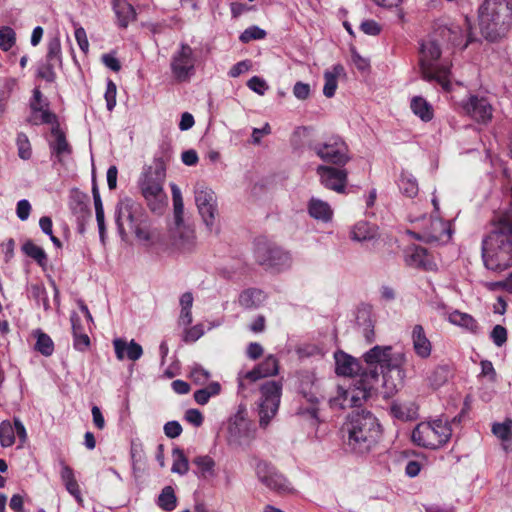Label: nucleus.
<instances>
[{"label": "nucleus", "instance_id": "nucleus-1", "mask_svg": "<svg viewBox=\"0 0 512 512\" xmlns=\"http://www.w3.org/2000/svg\"><path fill=\"white\" fill-rule=\"evenodd\" d=\"M363 360L368 368L361 371L358 379H354L348 389L338 388L337 395L329 400L332 408L361 406L370 397L379 381L378 367L383 375L385 397H390L397 391L398 384L389 381L388 373L397 370L399 376H403L402 366L406 361L403 352H394L391 346L376 345L363 354Z\"/></svg>", "mask_w": 512, "mask_h": 512}, {"label": "nucleus", "instance_id": "nucleus-2", "mask_svg": "<svg viewBox=\"0 0 512 512\" xmlns=\"http://www.w3.org/2000/svg\"><path fill=\"white\" fill-rule=\"evenodd\" d=\"M482 258L487 269L503 271L512 265V216L501 220L482 241ZM512 292V273L502 283Z\"/></svg>", "mask_w": 512, "mask_h": 512}, {"label": "nucleus", "instance_id": "nucleus-3", "mask_svg": "<svg viewBox=\"0 0 512 512\" xmlns=\"http://www.w3.org/2000/svg\"><path fill=\"white\" fill-rule=\"evenodd\" d=\"M343 432L347 434L348 447L355 453L364 454L376 444L381 426L370 411L355 410L347 416Z\"/></svg>", "mask_w": 512, "mask_h": 512}, {"label": "nucleus", "instance_id": "nucleus-4", "mask_svg": "<svg viewBox=\"0 0 512 512\" xmlns=\"http://www.w3.org/2000/svg\"><path fill=\"white\" fill-rule=\"evenodd\" d=\"M478 20L483 36L497 40L512 26V0H484L478 8Z\"/></svg>", "mask_w": 512, "mask_h": 512}, {"label": "nucleus", "instance_id": "nucleus-5", "mask_svg": "<svg viewBox=\"0 0 512 512\" xmlns=\"http://www.w3.org/2000/svg\"><path fill=\"white\" fill-rule=\"evenodd\" d=\"M441 56L439 39L433 35L421 44L420 68L422 77L429 82H436L441 88L449 92L451 90L450 69L448 66L439 64Z\"/></svg>", "mask_w": 512, "mask_h": 512}, {"label": "nucleus", "instance_id": "nucleus-6", "mask_svg": "<svg viewBox=\"0 0 512 512\" xmlns=\"http://www.w3.org/2000/svg\"><path fill=\"white\" fill-rule=\"evenodd\" d=\"M452 436L451 424L447 419H434L419 423L412 431V441L420 447L439 449L444 446Z\"/></svg>", "mask_w": 512, "mask_h": 512}, {"label": "nucleus", "instance_id": "nucleus-7", "mask_svg": "<svg viewBox=\"0 0 512 512\" xmlns=\"http://www.w3.org/2000/svg\"><path fill=\"white\" fill-rule=\"evenodd\" d=\"M165 180V169L162 166L157 167L154 171L148 168L142 175L139 185L144 198L147 200L152 211H161L167 200V196L163 190Z\"/></svg>", "mask_w": 512, "mask_h": 512}, {"label": "nucleus", "instance_id": "nucleus-8", "mask_svg": "<svg viewBox=\"0 0 512 512\" xmlns=\"http://www.w3.org/2000/svg\"><path fill=\"white\" fill-rule=\"evenodd\" d=\"M250 465L254 469L258 481L270 491L287 494L293 488L287 478L270 462L256 456L251 457Z\"/></svg>", "mask_w": 512, "mask_h": 512}, {"label": "nucleus", "instance_id": "nucleus-9", "mask_svg": "<svg viewBox=\"0 0 512 512\" xmlns=\"http://www.w3.org/2000/svg\"><path fill=\"white\" fill-rule=\"evenodd\" d=\"M198 56L195 50L187 43H180L173 52L170 69L178 82H186L195 75Z\"/></svg>", "mask_w": 512, "mask_h": 512}, {"label": "nucleus", "instance_id": "nucleus-10", "mask_svg": "<svg viewBox=\"0 0 512 512\" xmlns=\"http://www.w3.org/2000/svg\"><path fill=\"white\" fill-rule=\"evenodd\" d=\"M282 394V384L279 381H267L261 386L259 403V425L266 428L277 414Z\"/></svg>", "mask_w": 512, "mask_h": 512}, {"label": "nucleus", "instance_id": "nucleus-11", "mask_svg": "<svg viewBox=\"0 0 512 512\" xmlns=\"http://www.w3.org/2000/svg\"><path fill=\"white\" fill-rule=\"evenodd\" d=\"M195 203L204 223L212 231L218 215L217 198L214 191L204 183L194 187Z\"/></svg>", "mask_w": 512, "mask_h": 512}, {"label": "nucleus", "instance_id": "nucleus-12", "mask_svg": "<svg viewBox=\"0 0 512 512\" xmlns=\"http://www.w3.org/2000/svg\"><path fill=\"white\" fill-rule=\"evenodd\" d=\"M145 218L142 207L132 199L125 198L118 202L115 212V221L119 234L124 237L126 227L132 230Z\"/></svg>", "mask_w": 512, "mask_h": 512}, {"label": "nucleus", "instance_id": "nucleus-13", "mask_svg": "<svg viewBox=\"0 0 512 512\" xmlns=\"http://www.w3.org/2000/svg\"><path fill=\"white\" fill-rule=\"evenodd\" d=\"M313 151L323 161L334 165L344 166L350 160L348 146L338 136L330 137L323 143L315 144Z\"/></svg>", "mask_w": 512, "mask_h": 512}, {"label": "nucleus", "instance_id": "nucleus-14", "mask_svg": "<svg viewBox=\"0 0 512 512\" xmlns=\"http://www.w3.org/2000/svg\"><path fill=\"white\" fill-rule=\"evenodd\" d=\"M300 389L307 406L301 405L297 413L311 419L313 424L316 425L319 422L318 403L320 398L316 378L312 373H307L302 377Z\"/></svg>", "mask_w": 512, "mask_h": 512}, {"label": "nucleus", "instance_id": "nucleus-15", "mask_svg": "<svg viewBox=\"0 0 512 512\" xmlns=\"http://www.w3.org/2000/svg\"><path fill=\"white\" fill-rule=\"evenodd\" d=\"M256 258L259 264L282 272L292 266L293 259L289 252L277 246H258Z\"/></svg>", "mask_w": 512, "mask_h": 512}, {"label": "nucleus", "instance_id": "nucleus-16", "mask_svg": "<svg viewBox=\"0 0 512 512\" xmlns=\"http://www.w3.org/2000/svg\"><path fill=\"white\" fill-rule=\"evenodd\" d=\"M279 371V361L274 355H268L263 362L257 365L251 371H247L245 373H239L238 375V387L239 391L244 393L247 389L248 384L254 383L255 381L274 376L278 374Z\"/></svg>", "mask_w": 512, "mask_h": 512}, {"label": "nucleus", "instance_id": "nucleus-17", "mask_svg": "<svg viewBox=\"0 0 512 512\" xmlns=\"http://www.w3.org/2000/svg\"><path fill=\"white\" fill-rule=\"evenodd\" d=\"M320 183L329 190L344 193L347 185L348 171L345 168L319 165L316 169Z\"/></svg>", "mask_w": 512, "mask_h": 512}, {"label": "nucleus", "instance_id": "nucleus-18", "mask_svg": "<svg viewBox=\"0 0 512 512\" xmlns=\"http://www.w3.org/2000/svg\"><path fill=\"white\" fill-rule=\"evenodd\" d=\"M464 112L478 123L486 124L492 119L493 108L485 97L471 95L461 103Z\"/></svg>", "mask_w": 512, "mask_h": 512}, {"label": "nucleus", "instance_id": "nucleus-19", "mask_svg": "<svg viewBox=\"0 0 512 512\" xmlns=\"http://www.w3.org/2000/svg\"><path fill=\"white\" fill-rule=\"evenodd\" d=\"M15 435L19 439V448L27 441V431L19 418H14V425L9 420L0 423V445L3 448L11 447L15 443Z\"/></svg>", "mask_w": 512, "mask_h": 512}, {"label": "nucleus", "instance_id": "nucleus-20", "mask_svg": "<svg viewBox=\"0 0 512 512\" xmlns=\"http://www.w3.org/2000/svg\"><path fill=\"white\" fill-rule=\"evenodd\" d=\"M49 148L51 159L60 164H64L65 160L72 154V147L57 123L51 129Z\"/></svg>", "mask_w": 512, "mask_h": 512}, {"label": "nucleus", "instance_id": "nucleus-21", "mask_svg": "<svg viewBox=\"0 0 512 512\" xmlns=\"http://www.w3.org/2000/svg\"><path fill=\"white\" fill-rule=\"evenodd\" d=\"M173 238L175 246L181 252H192L196 247L195 231L191 226L185 225L184 221L175 223Z\"/></svg>", "mask_w": 512, "mask_h": 512}, {"label": "nucleus", "instance_id": "nucleus-22", "mask_svg": "<svg viewBox=\"0 0 512 512\" xmlns=\"http://www.w3.org/2000/svg\"><path fill=\"white\" fill-rule=\"evenodd\" d=\"M334 359L335 371L338 375L355 376V379H358L361 374V365L356 358L343 351H337L334 354Z\"/></svg>", "mask_w": 512, "mask_h": 512}, {"label": "nucleus", "instance_id": "nucleus-23", "mask_svg": "<svg viewBox=\"0 0 512 512\" xmlns=\"http://www.w3.org/2000/svg\"><path fill=\"white\" fill-rule=\"evenodd\" d=\"M132 231L136 238L145 246L153 247L164 243V236L156 229L152 228L144 218Z\"/></svg>", "mask_w": 512, "mask_h": 512}, {"label": "nucleus", "instance_id": "nucleus-24", "mask_svg": "<svg viewBox=\"0 0 512 512\" xmlns=\"http://www.w3.org/2000/svg\"><path fill=\"white\" fill-rule=\"evenodd\" d=\"M405 262L412 268H421L428 271L436 268V264L427 254L426 249L420 246H412L406 250Z\"/></svg>", "mask_w": 512, "mask_h": 512}, {"label": "nucleus", "instance_id": "nucleus-25", "mask_svg": "<svg viewBox=\"0 0 512 512\" xmlns=\"http://www.w3.org/2000/svg\"><path fill=\"white\" fill-rule=\"evenodd\" d=\"M113 347L115 350L116 358L120 361L128 358L131 361L139 360L143 355V349L140 344L135 340L127 342L123 338H115L113 340Z\"/></svg>", "mask_w": 512, "mask_h": 512}, {"label": "nucleus", "instance_id": "nucleus-26", "mask_svg": "<svg viewBox=\"0 0 512 512\" xmlns=\"http://www.w3.org/2000/svg\"><path fill=\"white\" fill-rule=\"evenodd\" d=\"M411 341L415 354L421 359H428L432 353V343L422 325L416 324L411 331Z\"/></svg>", "mask_w": 512, "mask_h": 512}, {"label": "nucleus", "instance_id": "nucleus-27", "mask_svg": "<svg viewBox=\"0 0 512 512\" xmlns=\"http://www.w3.org/2000/svg\"><path fill=\"white\" fill-rule=\"evenodd\" d=\"M59 465L61 468L60 478L67 492L72 495L79 504L82 503L83 499L73 469L67 465L63 459L59 460Z\"/></svg>", "mask_w": 512, "mask_h": 512}, {"label": "nucleus", "instance_id": "nucleus-28", "mask_svg": "<svg viewBox=\"0 0 512 512\" xmlns=\"http://www.w3.org/2000/svg\"><path fill=\"white\" fill-rule=\"evenodd\" d=\"M31 115L28 119L29 123L33 125L41 124H54L56 123V116L48 109L46 102H30Z\"/></svg>", "mask_w": 512, "mask_h": 512}, {"label": "nucleus", "instance_id": "nucleus-29", "mask_svg": "<svg viewBox=\"0 0 512 512\" xmlns=\"http://www.w3.org/2000/svg\"><path fill=\"white\" fill-rule=\"evenodd\" d=\"M451 234L450 222L435 218L431 221L427 239L430 242L446 243L450 240Z\"/></svg>", "mask_w": 512, "mask_h": 512}, {"label": "nucleus", "instance_id": "nucleus-30", "mask_svg": "<svg viewBox=\"0 0 512 512\" xmlns=\"http://www.w3.org/2000/svg\"><path fill=\"white\" fill-rule=\"evenodd\" d=\"M309 215L322 222H329L333 216V210L328 202L312 197L308 203Z\"/></svg>", "mask_w": 512, "mask_h": 512}, {"label": "nucleus", "instance_id": "nucleus-31", "mask_svg": "<svg viewBox=\"0 0 512 512\" xmlns=\"http://www.w3.org/2000/svg\"><path fill=\"white\" fill-rule=\"evenodd\" d=\"M113 9L118 25L122 28H126L130 22L136 19L135 9L127 0H114Z\"/></svg>", "mask_w": 512, "mask_h": 512}, {"label": "nucleus", "instance_id": "nucleus-32", "mask_svg": "<svg viewBox=\"0 0 512 512\" xmlns=\"http://www.w3.org/2000/svg\"><path fill=\"white\" fill-rule=\"evenodd\" d=\"M345 75V69L341 64H336L330 69L325 70L324 72V87L323 94L327 98H331L335 95L337 86H338V78Z\"/></svg>", "mask_w": 512, "mask_h": 512}, {"label": "nucleus", "instance_id": "nucleus-33", "mask_svg": "<svg viewBox=\"0 0 512 512\" xmlns=\"http://www.w3.org/2000/svg\"><path fill=\"white\" fill-rule=\"evenodd\" d=\"M192 463L196 466L194 472L199 478L211 479L216 476V463L212 457L208 455L197 456Z\"/></svg>", "mask_w": 512, "mask_h": 512}, {"label": "nucleus", "instance_id": "nucleus-34", "mask_svg": "<svg viewBox=\"0 0 512 512\" xmlns=\"http://www.w3.org/2000/svg\"><path fill=\"white\" fill-rule=\"evenodd\" d=\"M437 38L451 43L452 45H460L463 41V31L459 25L451 24L450 26L439 27L434 34Z\"/></svg>", "mask_w": 512, "mask_h": 512}, {"label": "nucleus", "instance_id": "nucleus-35", "mask_svg": "<svg viewBox=\"0 0 512 512\" xmlns=\"http://www.w3.org/2000/svg\"><path fill=\"white\" fill-rule=\"evenodd\" d=\"M377 236V227L366 221L357 222L351 230V238L354 241L362 242L371 240Z\"/></svg>", "mask_w": 512, "mask_h": 512}, {"label": "nucleus", "instance_id": "nucleus-36", "mask_svg": "<svg viewBox=\"0 0 512 512\" xmlns=\"http://www.w3.org/2000/svg\"><path fill=\"white\" fill-rule=\"evenodd\" d=\"M265 295L263 291L255 288L244 290L239 295V304L245 309L256 308L263 303Z\"/></svg>", "mask_w": 512, "mask_h": 512}, {"label": "nucleus", "instance_id": "nucleus-37", "mask_svg": "<svg viewBox=\"0 0 512 512\" xmlns=\"http://www.w3.org/2000/svg\"><path fill=\"white\" fill-rule=\"evenodd\" d=\"M410 108L424 122H428L433 118L432 106L421 96H415L411 99Z\"/></svg>", "mask_w": 512, "mask_h": 512}, {"label": "nucleus", "instance_id": "nucleus-38", "mask_svg": "<svg viewBox=\"0 0 512 512\" xmlns=\"http://www.w3.org/2000/svg\"><path fill=\"white\" fill-rule=\"evenodd\" d=\"M448 320L451 324L465 328L472 333L478 331V323L470 314L455 310L449 314Z\"/></svg>", "mask_w": 512, "mask_h": 512}, {"label": "nucleus", "instance_id": "nucleus-39", "mask_svg": "<svg viewBox=\"0 0 512 512\" xmlns=\"http://www.w3.org/2000/svg\"><path fill=\"white\" fill-rule=\"evenodd\" d=\"M398 186L401 193L410 198L415 197L419 191L416 178L408 172H402Z\"/></svg>", "mask_w": 512, "mask_h": 512}, {"label": "nucleus", "instance_id": "nucleus-40", "mask_svg": "<svg viewBox=\"0 0 512 512\" xmlns=\"http://www.w3.org/2000/svg\"><path fill=\"white\" fill-rule=\"evenodd\" d=\"M221 392V385L218 382H211L204 388L194 392V400L199 405H205L209 402L211 397L219 395Z\"/></svg>", "mask_w": 512, "mask_h": 512}, {"label": "nucleus", "instance_id": "nucleus-41", "mask_svg": "<svg viewBox=\"0 0 512 512\" xmlns=\"http://www.w3.org/2000/svg\"><path fill=\"white\" fill-rule=\"evenodd\" d=\"M22 251L30 258L35 260L38 265L45 267L47 264V255L43 248L34 244L31 240H27L22 245Z\"/></svg>", "mask_w": 512, "mask_h": 512}, {"label": "nucleus", "instance_id": "nucleus-42", "mask_svg": "<svg viewBox=\"0 0 512 512\" xmlns=\"http://www.w3.org/2000/svg\"><path fill=\"white\" fill-rule=\"evenodd\" d=\"M158 506L165 511H173L176 508L177 498L171 486L162 489L158 497Z\"/></svg>", "mask_w": 512, "mask_h": 512}, {"label": "nucleus", "instance_id": "nucleus-43", "mask_svg": "<svg viewBox=\"0 0 512 512\" xmlns=\"http://www.w3.org/2000/svg\"><path fill=\"white\" fill-rule=\"evenodd\" d=\"M172 200L174 207V218L175 223H181L183 221L184 203L180 188L172 183L171 185Z\"/></svg>", "mask_w": 512, "mask_h": 512}, {"label": "nucleus", "instance_id": "nucleus-44", "mask_svg": "<svg viewBox=\"0 0 512 512\" xmlns=\"http://www.w3.org/2000/svg\"><path fill=\"white\" fill-rule=\"evenodd\" d=\"M173 458L174 461L171 471L179 475H185L189 470V462L184 452L179 448L174 449Z\"/></svg>", "mask_w": 512, "mask_h": 512}, {"label": "nucleus", "instance_id": "nucleus-45", "mask_svg": "<svg viewBox=\"0 0 512 512\" xmlns=\"http://www.w3.org/2000/svg\"><path fill=\"white\" fill-rule=\"evenodd\" d=\"M36 338L35 349L44 356L52 355L54 351V343L50 336L41 331H37Z\"/></svg>", "mask_w": 512, "mask_h": 512}, {"label": "nucleus", "instance_id": "nucleus-46", "mask_svg": "<svg viewBox=\"0 0 512 512\" xmlns=\"http://www.w3.org/2000/svg\"><path fill=\"white\" fill-rule=\"evenodd\" d=\"M16 146L19 158L22 160H29L31 158L32 148L28 136L25 133L19 132L17 134Z\"/></svg>", "mask_w": 512, "mask_h": 512}, {"label": "nucleus", "instance_id": "nucleus-47", "mask_svg": "<svg viewBox=\"0 0 512 512\" xmlns=\"http://www.w3.org/2000/svg\"><path fill=\"white\" fill-rule=\"evenodd\" d=\"M16 42V33L9 26H3L0 28V49L3 51H9Z\"/></svg>", "mask_w": 512, "mask_h": 512}, {"label": "nucleus", "instance_id": "nucleus-48", "mask_svg": "<svg viewBox=\"0 0 512 512\" xmlns=\"http://www.w3.org/2000/svg\"><path fill=\"white\" fill-rule=\"evenodd\" d=\"M71 322L74 336V348L79 351H84L90 345V338L84 332H77V321L74 317H71Z\"/></svg>", "mask_w": 512, "mask_h": 512}, {"label": "nucleus", "instance_id": "nucleus-49", "mask_svg": "<svg viewBox=\"0 0 512 512\" xmlns=\"http://www.w3.org/2000/svg\"><path fill=\"white\" fill-rule=\"evenodd\" d=\"M93 200H94L96 221H97L98 229H99V235H100V238L103 240L104 236H105V231H106L103 203L101 200V196L93 197Z\"/></svg>", "mask_w": 512, "mask_h": 512}, {"label": "nucleus", "instance_id": "nucleus-50", "mask_svg": "<svg viewBox=\"0 0 512 512\" xmlns=\"http://www.w3.org/2000/svg\"><path fill=\"white\" fill-rule=\"evenodd\" d=\"M493 434L503 441H509L512 438V420L503 423H495L492 427Z\"/></svg>", "mask_w": 512, "mask_h": 512}, {"label": "nucleus", "instance_id": "nucleus-51", "mask_svg": "<svg viewBox=\"0 0 512 512\" xmlns=\"http://www.w3.org/2000/svg\"><path fill=\"white\" fill-rule=\"evenodd\" d=\"M46 61L61 64V44L58 38L49 41Z\"/></svg>", "mask_w": 512, "mask_h": 512}, {"label": "nucleus", "instance_id": "nucleus-52", "mask_svg": "<svg viewBox=\"0 0 512 512\" xmlns=\"http://www.w3.org/2000/svg\"><path fill=\"white\" fill-rule=\"evenodd\" d=\"M190 378L199 385H204L210 378V373L202 366L195 364L190 369Z\"/></svg>", "mask_w": 512, "mask_h": 512}, {"label": "nucleus", "instance_id": "nucleus-53", "mask_svg": "<svg viewBox=\"0 0 512 512\" xmlns=\"http://www.w3.org/2000/svg\"><path fill=\"white\" fill-rule=\"evenodd\" d=\"M265 35H266V32L263 29H261L257 26H252V27L245 29L241 33L239 39L243 43H248L251 40L263 39L265 37Z\"/></svg>", "mask_w": 512, "mask_h": 512}, {"label": "nucleus", "instance_id": "nucleus-54", "mask_svg": "<svg viewBox=\"0 0 512 512\" xmlns=\"http://www.w3.org/2000/svg\"><path fill=\"white\" fill-rule=\"evenodd\" d=\"M32 297L37 301L38 305H42L45 310L49 309V300L44 287L40 285H32L30 288Z\"/></svg>", "mask_w": 512, "mask_h": 512}, {"label": "nucleus", "instance_id": "nucleus-55", "mask_svg": "<svg viewBox=\"0 0 512 512\" xmlns=\"http://www.w3.org/2000/svg\"><path fill=\"white\" fill-rule=\"evenodd\" d=\"M184 328L183 340L185 342H195L204 335V326L202 324Z\"/></svg>", "mask_w": 512, "mask_h": 512}, {"label": "nucleus", "instance_id": "nucleus-56", "mask_svg": "<svg viewBox=\"0 0 512 512\" xmlns=\"http://www.w3.org/2000/svg\"><path fill=\"white\" fill-rule=\"evenodd\" d=\"M116 95L117 87L115 83L112 80H108L104 97L106 100V107L109 111H112L116 106Z\"/></svg>", "mask_w": 512, "mask_h": 512}, {"label": "nucleus", "instance_id": "nucleus-57", "mask_svg": "<svg viewBox=\"0 0 512 512\" xmlns=\"http://www.w3.org/2000/svg\"><path fill=\"white\" fill-rule=\"evenodd\" d=\"M490 338L496 346L501 347L507 341L506 328L503 327L502 325L494 326V328L492 329V331L490 333Z\"/></svg>", "mask_w": 512, "mask_h": 512}, {"label": "nucleus", "instance_id": "nucleus-58", "mask_svg": "<svg viewBox=\"0 0 512 512\" xmlns=\"http://www.w3.org/2000/svg\"><path fill=\"white\" fill-rule=\"evenodd\" d=\"M55 65L57 64L46 61L45 64L41 65L38 68V76L46 80L47 82H54L56 78V73L54 71Z\"/></svg>", "mask_w": 512, "mask_h": 512}, {"label": "nucleus", "instance_id": "nucleus-59", "mask_svg": "<svg viewBox=\"0 0 512 512\" xmlns=\"http://www.w3.org/2000/svg\"><path fill=\"white\" fill-rule=\"evenodd\" d=\"M247 86L249 89L257 93L258 95H264L265 92L268 90V85L266 81L258 76H253L249 81L247 82Z\"/></svg>", "mask_w": 512, "mask_h": 512}, {"label": "nucleus", "instance_id": "nucleus-60", "mask_svg": "<svg viewBox=\"0 0 512 512\" xmlns=\"http://www.w3.org/2000/svg\"><path fill=\"white\" fill-rule=\"evenodd\" d=\"M310 85L301 81L294 84L293 95L299 100H306L310 96Z\"/></svg>", "mask_w": 512, "mask_h": 512}, {"label": "nucleus", "instance_id": "nucleus-61", "mask_svg": "<svg viewBox=\"0 0 512 512\" xmlns=\"http://www.w3.org/2000/svg\"><path fill=\"white\" fill-rule=\"evenodd\" d=\"M252 67V63L250 60H243L231 67V69L228 72V75L232 78H236L240 76L241 74L249 71Z\"/></svg>", "mask_w": 512, "mask_h": 512}, {"label": "nucleus", "instance_id": "nucleus-62", "mask_svg": "<svg viewBox=\"0 0 512 512\" xmlns=\"http://www.w3.org/2000/svg\"><path fill=\"white\" fill-rule=\"evenodd\" d=\"M481 373L480 376L487 377L490 382H495L497 378V373L494 369V366L489 360H482L481 363Z\"/></svg>", "mask_w": 512, "mask_h": 512}, {"label": "nucleus", "instance_id": "nucleus-63", "mask_svg": "<svg viewBox=\"0 0 512 512\" xmlns=\"http://www.w3.org/2000/svg\"><path fill=\"white\" fill-rule=\"evenodd\" d=\"M164 433L168 438L174 439L182 433V426L178 421H169L164 425Z\"/></svg>", "mask_w": 512, "mask_h": 512}, {"label": "nucleus", "instance_id": "nucleus-64", "mask_svg": "<svg viewBox=\"0 0 512 512\" xmlns=\"http://www.w3.org/2000/svg\"><path fill=\"white\" fill-rule=\"evenodd\" d=\"M30 212H31V204L28 200L22 199V200L18 201L17 207H16V214H17V217L21 221L27 220L29 218Z\"/></svg>", "mask_w": 512, "mask_h": 512}]
</instances>
